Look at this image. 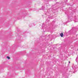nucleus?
Masks as SVG:
<instances>
[{
  "instance_id": "nucleus-1",
  "label": "nucleus",
  "mask_w": 78,
  "mask_h": 78,
  "mask_svg": "<svg viewBox=\"0 0 78 78\" xmlns=\"http://www.w3.org/2000/svg\"><path fill=\"white\" fill-rule=\"evenodd\" d=\"M60 36H61V37H63V33H61L60 34Z\"/></svg>"
},
{
  "instance_id": "nucleus-2",
  "label": "nucleus",
  "mask_w": 78,
  "mask_h": 78,
  "mask_svg": "<svg viewBox=\"0 0 78 78\" xmlns=\"http://www.w3.org/2000/svg\"><path fill=\"white\" fill-rule=\"evenodd\" d=\"M6 58H7L8 59H10V57L8 56L6 57Z\"/></svg>"
},
{
  "instance_id": "nucleus-3",
  "label": "nucleus",
  "mask_w": 78,
  "mask_h": 78,
  "mask_svg": "<svg viewBox=\"0 0 78 78\" xmlns=\"http://www.w3.org/2000/svg\"><path fill=\"white\" fill-rule=\"evenodd\" d=\"M69 64L70 63V61L69 62Z\"/></svg>"
},
{
  "instance_id": "nucleus-4",
  "label": "nucleus",
  "mask_w": 78,
  "mask_h": 78,
  "mask_svg": "<svg viewBox=\"0 0 78 78\" xmlns=\"http://www.w3.org/2000/svg\"><path fill=\"white\" fill-rule=\"evenodd\" d=\"M76 59H77V58H76Z\"/></svg>"
}]
</instances>
